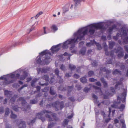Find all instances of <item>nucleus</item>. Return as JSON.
<instances>
[{"label": "nucleus", "mask_w": 128, "mask_h": 128, "mask_svg": "<svg viewBox=\"0 0 128 128\" xmlns=\"http://www.w3.org/2000/svg\"><path fill=\"white\" fill-rule=\"evenodd\" d=\"M72 75V73L69 74L68 73H66L65 74V76L67 77H70Z\"/></svg>", "instance_id": "55"}, {"label": "nucleus", "mask_w": 128, "mask_h": 128, "mask_svg": "<svg viewBox=\"0 0 128 128\" xmlns=\"http://www.w3.org/2000/svg\"><path fill=\"white\" fill-rule=\"evenodd\" d=\"M114 60V59L112 58V59H110L109 60H108L106 62V63L108 64H113L114 63V62H112V60Z\"/></svg>", "instance_id": "37"}, {"label": "nucleus", "mask_w": 128, "mask_h": 128, "mask_svg": "<svg viewBox=\"0 0 128 128\" xmlns=\"http://www.w3.org/2000/svg\"><path fill=\"white\" fill-rule=\"evenodd\" d=\"M59 103L58 101H56L53 104L50 103L49 104H48L46 106V108H48L52 106L55 108V110L57 111L58 110V104Z\"/></svg>", "instance_id": "9"}, {"label": "nucleus", "mask_w": 128, "mask_h": 128, "mask_svg": "<svg viewBox=\"0 0 128 128\" xmlns=\"http://www.w3.org/2000/svg\"><path fill=\"white\" fill-rule=\"evenodd\" d=\"M76 86L77 88V89L78 90H80L82 88L81 86L78 84H76Z\"/></svg>", "instance_id": "57"}, {"label": "nucleus", "mask_w": 128, "mask_h": 128, "mask_svg": "<svg viewBox=\"0 0 128 128\" xmlns=\"http://www.w3.org/2000/svg\"><path fill=\"white\" fill-rule=\"evenodd\" d=\"M59 71L58 69H56L55 70V74L58 77H60V76H59L58 74Z\"/></svg>", "instance_id": "46"}, {"label": "nucleus", "mask_w": 128, "mask_h": 128, "mask_svg": "<svg viewBox=\"0 0 128 128\" xmlns=\"http://www.w3.org/2000/svg\"><path fill=\"white\" fill-rule=\"evenodd\" d=\"M96 84L97 85L99 86H101V84L100 82H98L96 83Z\"/></svg>", "instance_id": "64"}, {"label": "nucleus", "mask_w": 128, "mask_h": 128, "mask_svg": "<svg viewBox=\"0 0 128 128\" xmlns=\"http://www.w3.org/2000/svg\"><path fill=\"white\" fill-rule=\"evenodd\" d=\"M90 88H88L87 87L85 88L84 89V91L86 92H87L90 90Z\"/></svg>", "instance_id": "52"}, {"label": "nucleus", "mask_w": 128, "mask_h": 128, "mask_svg": "<svg viewBox=\"0 0 128 128\" xmlns=\"http://www.w3.org/2000/svg\"><path fill=\"white\" fill-rule=\"evenodd\" d=\"M28 75L27 72L22 68L18 69L14 72L0 77V85L4 86L14 82L15 80L10 78L19 79L21 80H24Z\"/></svg>", "instance_id": "2"}, {"label": "nucleus", "mask_w": 128, "mask_h": 128, "mask_svg": "<svg viewBox=\"0 0 128 128\" xmlns=\"http://www.w3.org/2000/svg\"><path fill=\"white\" fill-rule=\"evenodd\" d=\"M86 51V48L85 47H83L79 52L80 54L82 55H84Z\"/></svg>", "instance_id": "17"}, {"label": "nucleus", "mask_w": 128, "mask_h": 128, "mask_svg": "<svg viewBox=\"0 0 128 128\" xmlns=\"http://www.w3.org/2000/svg\"><path fill=\"white\" fill-rule=\"evenodd\" d=\"M10 113L9 109L8 108H7L6 109L5 114L6 116H8Z\"/></svg>", "instance_id": "47"}, {"label": "nucleus", "mask_w": 128, "mask_h": 128, "mask_svg": "<svg viewBox=\"0 0 128 128\" xmlns=\"http://www.w3.org/2000/svg\"><path fill=\"white\" fill-rule=\"evenodd\" d=\"M10 117L12 119H15L17 117L16 115V114H13V112H11Z\"/></svg>", "instance_id": "35"}, {"label": "nucleus", "mask_w": 128, "mask_h": 128, "mask_svg": "<svg viewBox=\"0 0 128 128\" xmlns=\"http://www.w3.org/2000/svg\"><path fill=\"white\" fill-rule=\"evenodd\" d=\"M17 102L19 104H21L22 106L21 108V109L22 110L28 111L30 110L31 107L30 105L26 104V102L23 98H20L17 100Z\"/></svg>", "instance_id": "7"}, {"label": "nucleus", "mask_w": 128, "mask_h": 128, "mask_svg": "<svg viewBox=\"0 0 128 128\" xmlns=\"http://www.w3.org/2000/svg\"><path fill=\"white\" fill-rule=\"evenodd\" d=\"M59 103L58 104L59 106H60V110H61L64 107V103L63 102H60L58 101Z\"/></svg>", "instance_id": "38"}, {"label": "nucleus", "mask_w": 128, "mask_h": 128, "mask_svg": "<svg viewBox=\"0 0 128 128\" xmlns=\"http://www.w3.org/2000/svg\"><path fill=\"white\" fill-rule=\"evenodd\" d=\"M92 97L94 98V102L97 103L98 102V97L96 95L94 94H92Z\"/></svg>", "instance_id": "22"}, {"label": "nucleus", "mask_w": 128, "mask_h": 128, "mask_svg": "<svg viewBox=\"0 0 128 128\" xmlns=\"http://www.w3.org/2000/svg\"><path fill=\"white\" fill-rule=\"evenodd\" d=\"M115 44V42L112 41H109V48H110L112 49V48L113 46Z\"/></svg>", "instance_id": "23"}, {"label": "nucleus", "mask_w": 128, "mask_h": 128, "mask_svg": "<svg viewBox=\"0 0 128 128\" xmlns=\"http://www.w3.org/2000/svg\"><path fill=\"white\" fill-rule=\"evenodd\" d=\"M128 32V27L126 26H123L119 30L116 36H113V39L117 40L119 37H121L123 44H128V37L127 33Z\"/></svg>", "instance_id": "4"}, {"label": "nucleus", "mask_w": 128, "mask_h": 128, "mask_svg": "<svg viewBox=\"0 0 128 128\" xmlns=\"http://www.w3.org/2000/svg\"><path fill=\"white\" fill-rule=\"evenodd\" d=\"M88 75L89 76H90L94 74V72L92 71H90L88 72Z\"/></svg>", "instance_id": "48"}, {"label": "nucleus", "mask_w": 128, "mask_h": 128, "mask_svg": "<svg viewBox=\"0 0 128 128\" xmlns=\"http://www.w3.org/2000/svg\"><path fill=\"white\" fill-rule=\"evenodd\" d=\"M17 124L19 128H26V126L25 122L24 121H21L20 124Z\"/></svg>", "instance_id": "16"}, {"label": "nucleus", "mask_w": 128, "mask_h": 128, "mask_svg": "<svg viewBox=\"0 0 128 128\" xmlns=\"http://www.w3.org/2000/svg\"><path fill=\"white\" fill-rule=\"evenodd\" d=\"M38 101L36 100L33 99L30 100V104H34L36 103Z\"/></svg>", "instance_id": "39"}, {"label": "nucleus", "mask_w": 128, "mask_h": 128, "mask_svg": "<svg viewBox=\"0 0 128 128\" xmlns=\"http://www.w3.org/2000/svg\"><path fill=\"white\" fill-rule=\"evenodd\" d=\"M73 86H69L68 87V92H70L72 90L73 88Z\"/></svg>", "instance_id": "43"}, {"label": "nucleus", "mask_w": 128, "mask_h": 128, "mask_svg": "<svg viewBox=\"0 0 128 128\" xmlns=\"http://www.w3.org/2000/svg\"><path fill=\"white\" fill-rule=\"evenodd\" d=\"M13 86L15 88H17L19 86V85L18 83H15L13 84Z\"/></svg>", "instance_id": "58"}, {"label": "nucleus", "mask_w": 128, "mask_h": 128, "mask_svg": "<svg viewBox=\"0 0 128 128\" xmlns=\"http://www.w3.org/2000/svg\"><path fill=\"white\" fill-rule=\"evenodd\" d=\"M51 53L47 50H44L40 53V56L36 59V63L42 65L49 64L51 61L50 56Z\"/></svg>", "instance_id": "3"}, {"label": "nucleus", "mask_w": 128, "mask_h": 128, "mask_svg": "<svg viewBox=\"0 0 128 128\" xmlns=\"http://www.w3.org/2000/svg\"><path fill=\"white\" fill-rule=\"evenodd\" d=\"M112 74H121V72L117 69H116L113 71Z\"/></svg>", "instance_id": "27"}, {"label": "nucleus", "mask_w": 128, "mask_h": 128, "mask_svg": "<svg viewBox=\"0 0 128 128\" xmlns=\"http://www.w3.org/2000/svg\"><path fill=\"white\" fill-rule=\"evenodd\" d=\"M58 90L62 91H64L66 90V88H63L62 86H60L58 88Z\"/></svg>", "instance_id": "49"}, {"label": "nucleus", "mask_w": 128, "mask_h": 128, "mask_svg": "<svg viewBox=\"0 0 128 128\" xmlns=\"http://www.w3.org/2000/svg\"><path fill=\"white\" fill-rule=\"evenodd\" d=\"M84 0H74V2L75 6H76L78 5L81 2L84 1Z\"/></svg>", "instance_id": "24"}, {"label": "nucleus", "mask_w": 128, "mask_h": 128, "mask_svg": "<svg viewBox=\"0 0 128 128\" xmlns=\"http://www.w3.org/2000/svg\"><path fill=\"white\" fill-rule=\"evenodd\" d=\"M52 117L56 121H58V118L56 117V114H52Z\"/></svg>", "instance_id": "42"}, {"label": "nucleus", "mask_w": 128, "mask_h": 128, "mask_svg": "<svg viewBox=\"0 0 128 128\" xmlns=\"http://www.w3.org/2000/svg\"><path fill=\"white\" fill-rule=\"evenodd\" d=\"M4 92L5 95L8 98H10L13 94L12 92H10L8 90H5Z\"/></svg>", "instance_id": "14"}, {"label": "nucleus", "mask_w": 128, "mask_h": 128, "mask_svg": "<svg viewBox=\"0 0 128 128\" xmlns=\"http://www.w3.org/2000/svg\"><path fill=\"white\" fill-rule=\"evenodd\" d=\"M110 91L111 93L109 92L108 91H106L105 92V94L104 96V98H107L108 96H112L115 92V91L114 88H110Z\"/></svg>", "instance_id": "11"}, {"label": "nucleus", "mask_w": 128, "mask_h": 128, "mask_svg": "<svg viewBox=\"0 0 128 128\" xmlns=\"http://www.w3.org/2000/svg\"><path fill=\"white\" fill-rule=\"evenodd\" d=\"M110 70H106L105 68H101L100 69V74L101 75L102 74L103 72L106 73V78H108L110 76Z\"/></svg>", "instance_id": "10"}, {"label": "nucleus", "mask_w": 128, "mask_h": 128, "mask_svg": "<svg viewBox=\"0 0 128 128\" xmlns=\"http://www.w3.org/2000/svg\"><path fill=\"white\" fill-rule=\"evenodd\" d=\"M54 87H51L50 90V93L52 95H54L55 94V92L54 91Z\"/></svg>", "instance_id": "32"}, {"label": "nucleus", "mask_w": 128, "mask_h": 128, "mask_svg": "<svg viewBox=\"0 0 128 128\" xmlns=\"http://www.w3.org/2000/svg\"><path fill=\"white\" fill-rule=\"evenodd\" d=\"M49 89V87L45 88L44 89L42 90V91L44 92H46L48 91Z\"/></svg>", "instance_id": "50"}, {"label": "nucleus", "mask_w": 128, "mask_h": 128, "mask_svg": "<svg viewBox=\"0 0 128 128\" xmlns=\"http://www.w3.org/2000/svg\"><path fill=\"white\" fill-rule=\"evenodd\" d=\"M93 88L95 89L96 90H98L97 91V92H98L99 93V94L100 95H102V92L100 88V87H97L95 86H93Z\"/></svg>", "instance_id": "21"}, {"label": "nucleus", "mask_w": 128, "mask_h": 128, "mask_svg": "<svg viewBox=\"0 0 128 128\" xmlns=\"http://www.w3.org/2000/svg\"><path fill=\"white\" fill-rule=\"evenodd\" d=\"M102 39L103 40H106V36H103L101 37Z\"/></svg>", "instance_id": "62"}, {"label": "nucleus", "mask_w": 128, "mask_h": 128, "mask_svg": "<svg viewBox=\"0 0 128 128\" xmlns=\"http://www.w3.org/2000/svg\"><path fill=\"white\" fill-rule=\"evenodd\" d=\"M51 113V111L48 110H44L38 113L36 115V118H38L41 120L42 122H44L45 120L44 118L42 117V116L45 114H50Z\"/></svg>", "instance_id": "8"}, {"label": "nucleus", "mask_w": 128, "mask_h": 128, "mask_svg": "<svg viewBox=\"0 0 128 128\" xmlns=\"http://www.w3.org/2000/svg\"><path fill=\"white\" fill-rule=\"evenodd\" d=\"M116 66L117 67L120 66L121 70H124L126 69L124 64L122 63H120L119 62H117L116 64Z\"/></svg>", "instance_id": "15"}, {"label": "nucleus", "mask_w": 128, "mask_h": 128, "mask_svg": "<svg viewBox=\"0 0 128 128\" xmlns=\"http://www.w3.org/2000/svg\"><path fill=\"white\" fill-rule=\"evenodd\" d=\"M124 79L123 78H120V82H118L117 84L115 86V88L116 89H117L118 87L119 86V87L121 86H122V84L121 82Z\"/></svg>", "instance_id": "20"}, {"label": "nucleus", "mask_w": 128, "mask_h": 128, "mask_svg": "<svg viewBox=\"0 0 128 128\" xmlns=\"http://www.w3.org/2000/svg\"><path fill=\"white\" fill-rule=\"evenodd\" d=\"M4 110V108L3 107H1L0 108V113H3Z\"/></svg>", "instance_id": "61"}, {"label": "nucleus", "mask_w": 128, "mask_h": 128, "mask_svg": "<svg viewBox=\"0 0 128 128\" xmlns=\"http://www.w3.org/2000/svg\"><path fill=\"white\" fill-rule=\"evenodd\" d=\"M69 68L71 71L74 70L76 68V66L74 64H69Z\"/></svg>", "instance_id": "25"}, {"label": "nucleus", "mask_w": 128, "mask_h": 128, "mask_svg": "<svg viewBox=\"0 0 128 128\" xmlns=\"http://www.w3.org/2000/svg\"><path fill=\"white\" fill-rule=\"evenodd\" d=\"M18 97V95H14L13 97L11 98L10 102L12 103V104H13L15 101L16 98Z\"/></svg>", "instance_id": "19"}, {"label": "nucleus", "mask_w": 128, "mask_h": 128, "mask_svg": "<svg viewBox=\"0 0 128 128\" xmlns=\"http://www.w3.org/2000/svg\"><path fill=\"white\" fill-rule=\"evenodd\" d=\"M73 115L74 114L73 112L72 111H71L67 114V117L68 119H70L72 118Z\"/></svg>", "instance_id": "28"}, {"label": "nucleus", "mask_w": 128, "mask_h": 128, "mask_svg": "<svg viewBox=\"0 0 128 128\" xmlns=\"http://www.w3.org/2000/svg\"><path fill=\"white\" fill-rule=\"evenodd\" d=\"M89 80L90 82H94L96 81L97 80L96 79H94V78H90Z\"/></svg>", "instance_id": "54"}, {"label": "nucleus", "mask_w": 128, "mask_h": 128, "mask_svg": "<svg viewBox=\"0 0 128 128\" xmlns=\"http://www.w3.org/2000/svg\"><path fill=\"white\" fill-rule=\"evenodd\" d=\"M100 80L103 83L104 86L105 88H106L108 87V84L106 82L103 78L100 79Z\"/></svg>", "instance_id": "26"}, {"label": "nucleus", "mask_w": 128, "mask_h": 128, "mask_svg": "<svg viewBox=\"0 0 128 128\" xmlns=\"http://www.w3.org/2000/svg\"><path fill=\"white\" fill-rule=\"evenodd\" d=\"M81 82L83 83H85L87 82V79H86V76L83 77L80 79Z\"/></svg>", "instance_id": "30"}, {"label": "nucleus", "mask_w": 128, "mask_h": 128, "mask_svg": "<svg viewBox=\"0 0 128 128\" xmlns=\"http://www.w3.org/2000/svg\"><path fill=\"white\" fill-rule=\"evenodd\" d=\"M48 76L47 75H44L42 77V79H43L45 80L46 82H48Z\"/></svg>", "instance_id": "31"}, {"label": "nucleus", "mask_w": 128, "mask_h": 128, "mask_svg": "<svg viewBox=\"0 0 128 128\" xmlns=\"http://www.w3.org/2000/svg\"><path fill=\"white\" fill-rule=\"evenodd\" d=\"M38 79L36 78H35L32 80L31 82V86H32L34 87V84L37 81Z\"/></svg>", "instance_id": "34"}, {"label": "nucleus", "mask_w": 128, "mask_h": 128, "mask_svg": "<svg viewBox=\"0 0 128 128\" xmlns=\"http://www.w3.org/2000/svg\"><path fill=\"white\" fill-rule=\"evenodd\" d=\"M69 121V120L67 119H65L62 124L63 126H64L65 125H67Z\"/></svg>", "instance_id": "41"}, {"label": "nucleus", "mask_w": 128, "mask_h": 128, "mask_svg": "<svg viewBox=\"0 0 128 128\" xmlns=\"http://www.w3.org/2000/svg\"><path fill=\"white\" fill-rule=\"evenodd\" d=\"M124 92L121 95L118 96V102L114 101L113 104L111 105V107L112 108H119L120 111H122L124 109L125 105L124 104H122L120 107L118 106L120 103L121 100L122 102H124L126 101V90H123Z\"/></svg>", "instance_id": "5"}, {"label": "nucleus", "mask_w": 128, "mask_h": 128, "mask_svg": "<svg viewBox=\"0 0 128 128\" xmlns=\"http://www.w3.org/2000/svg\"><path fill=\"white\" fill-rule=\"evenodd\" d=\"M74 76V78H78L80 76H79L78 74H75Z\"/></svg>", "instance_id": "63"}, {"label": "nucleus", "mask_w": 128, "mask_h": 128, "mask_svg": "<svg viewBox=\"0 0 128 128\" xmlns=\"http://www.w3.org/2000/svg\"><path fill=\"white\" fill-rule=\"evenodd\" d=\"M94 41V40L92 41H91L90 42L88 43H87L86 44V46H87L90 47L92 46L94 44V42H93Z\"/></svg>", "instance_id": "29"}, {"label": "nucleus", "mask_w": 128, "mask_h": 128, "mask_svg": "<svg viewBox=\"0 0 128 128\" xmlns=\"http://www.w3.org/2000/svg\"><path fill=\"white\" fill-rule=\"evenodd\" d=\"M58 78L60 79L59 82L60 83H62L63 82V79L61 78V77L60 76V77H58Z\"/></svg>", "instance_id": "60"}, {"label": "nucleus", "mask_w": 128, "mask_h": 128, "mask_svg": "<svg viewBox=\"0 0 128 128\" xmlns=\"http://www.w3.org/2000/svg\"><path fill=\"white\" fill-rule=\"evenodd\" d=\"M35 120L36 118L31 120V122L30 123H28V124L29 125H30L31 124L32 125V124L35 122Z\"/></svg>", "instance_id": "56"}, {"label": "nucleus", "mask_w": 128, "mask_h": 128, "mask_svg": "<svg viewBox=\"0 0 128 128\" xmlns=\"http://www.w3.org/2000/svg\"><path fill=\"white\" fill-rule=\"evenodd\" d=\"M97 62L95 60H94L92 62V64L94 66L97 65Z\"/></svg>", "instance_id": "53"}, {"label": "nucleus", "mask_w": 128, "mask_h": 128, "mask_svg": "<svg viewBox=\"0 0 128 128\" xmlns=\"http://www.w3.org/2000/svg\"><path fill=\"white\" fill-rule=\"evenodd\" d=\"M50 68L48 67L46 68H38L37 70L38 73H39L40 72L42 73H46L49 70Z\"/></svg>", "instance_id": "12"}, {"label": "nucleus", "mask_w": 128, "mask_h": 128, "mask_svg": "<svg viewBox=\"0 0 128 128\" xmlns=\"http://www.w3.org/2000/svg\"><path fill=\"white\" fill-rule=\"evenodd\" d=\"M116 25L114 24L108 28L107 30V32L109 34H111L114 30H116Z\"/></svg>", "instance_id": "13"}, {"label": "nucleus", "mask_w": 128, "mask_h": 128, "mask_svg": "<svg viewBox=\"0 0 128 128\" xmlns=\"http://www.w3.org/2000/svg\"><path fill=\"white\" fill-rule=\"evenodd\" d=\"M45 116L48 118V121H50L52 120V119L50 116L49 114H47Z\"/></svg>", "instance_id": "36"}, {"label": "nucleus", "mask_w": 128, "mask_h": 128, "mask_svg": "<svg viewBox=\"0 0 128 128\" xmlns=\"http://www.w3.org/2000/svg\"><path fill=\"white\" fill-rule=\"evenodd\" d=\"M93 42H94V44H96L97 48L98 50H100L102 49V47L99 44L96 42L95 41H94Z\"/></svg>", "instance_id": "33"}, {"label": "nucleus", "mask_w": 128, "mask_h": 128, "mask_svg": "<svg viewBox=\"0 0 128 128\" xmlns=\"http://www.w3.org/2000/svg\"><path fill=\"white\" fill-rule=\"evenodd\" d=\"M104 48L105 52V54L106 55L110 56H111L113 57L114 52L115 51V52L116 53L118 52V56L119 58L122 57L123 56V50L122 48L119 47L118 48V50H116L115 49L114 50L111 51L110 53H109L107 50L108 46L106 42L104 43Z\"/></svg>", "instance_id": "6"}, {"label": "nucleus", "mask_w": 128, "mask_h": 128, "mask_svg": "<svg viewBox=\"0 0 128 128\" xmlns=\"http://www.w3.org/2000/svg\"><path fill=\"white\" fill-rule=\"evenodd\" d=\"M42 14V12H40L38 13L35 16V18H37L40 16V15Z\"/></svg>", "instance_id": "51"}, {"label": "nucleus", "mask_w": 128, "mask_h": 128, "mask_svg": "<svg viewBox=\"0 0 128 128\" xmlns=\"http://www.w3.org/2000/svg\"><path fill=\"white\" fill-rule=\"evenodd\" d=\"M60 68L62 70H66V68L63 64H62L60 67Z\"/></svg>", "instance_id": "44"}, {"label": "nucleus", "mask_w": 128, "mask_h": 128, "mask_svg": "<svg viewBox=\"0 0 128 128\" xmlns=\"http://www.w3.org/2000/svg\"><path fill=\"white\" fill-rule=\"evenodd\" d=\"M124 48L126 52L128 53V46H124Z\"/></svg>", "instance_id": "59"}, {"label": "nucleus", "mask_w": 128, "mask_h": 128, "mask_svg": "<svg viewBox=\"0 0 128 128\" xmlns=\"http://www.w3.org/2000/svg\"><path fill=\"white\" fill-rule=\"evenodd\" d=\"M51 28L53 30L55 31L58 30V28L56 26L54 25H52L51 27Z\"/></svg>", "instance_id": "40"}, {"label": "nucleus", "mask_w": 128, "mask_h": 128, "mask_svg": "<svg viewBox=\"0 0 128 128\" xmlns=\"http://www.w3.org/2000/svg\"><path fill=\"white\" fill-rule=\"evenodd\" d=\"M123 114L121 115L118 118L120 120L122 124V128H126V125L125 124L124 120L123 118H122L120 119V118L122 116Z\"/></svg>", "instance_id": "18"}, {"label": "nucleus", "mask_w": 128, "mask_h": 128, "mask_svg": "<svg viewBox=\"0 0 128 128\" xmlns=\"http://www.w3.org/2000/svg\"><path fill=\"white\" fill-rule=\"evenodd\" d=\"M18 108H20L19 107H18L17 106H12V108L13 110H14L16 111L17 112L18 110Z\"/></svg>", "instance_id": "45"}, {"label": "nucleus", "mask_w": 128, "mask_h": 128, "mask_svg": "<svg viewBox=\"0 0 128 128\" xmlns=\"http://www.w3.org/2000/svg\"><path fill=\"white\" fill-rule=\"evenodd\" d=\"M104 22L94 23L89 25L86 26L80 29L78 31L74 34V38L70 39L64 42L62 46V47L64 49L68 48L69 45L71 46L70 48V50L74 47L75 45L80 40H84L85 35L88 33L90 35H92L94 33L96 30H105L104 26ZM62 44H60L56 46H53L51 48L52 53L58 52Z\"/></svg>", "instance_id": "1"}]
</instances>
